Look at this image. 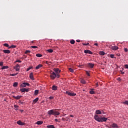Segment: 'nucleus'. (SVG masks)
<instances>
[{
    "label": "nucleus",
    "mask_w": 128,
    "mask_h": 128,
    "mask_svg": "<svg viewBox=\"0 0 128 128\" xmlns=\"http://www.w3.org/2000/svg\"><path fill=\"white\" fill-rule=\"evenodd\" d=\"M94 118L95 120L98 122H104L108 120V118L106 117H100L98 115H95L94 116Z\"/></svg>",
    "instance_id": "f257e3e1"
},
{
    "label": "nucleus",
    "mask_w": 128,
    "mask_h": 128,
    "mask_svg": "<svg viewBox=\"0 0 128 128\" xmlns=\"http://www.w3.org/2000/svg\"><path fill=\"white\" fill-rule=\"evenodd\" d=\"M60 113L56 110V109H52L48 112V114L49 116H60Z\"/></svg>",
    "instance_id": "f03ea898"
},
{
    "label": "nucleus",
    "mask_w": 128,
    "mask_h": 128,
    "mask_svg": "<svg viewBox=\"0 0 128 128\" xmlns=\"http://www.w3.org/2000/svg\"><path fill=\"white\" fill-rule=\"evenodd\" d=\"M50 78L52 80H54L56 78V74L54 72H52L50 74Z\"/></svg>",
    "instance_id": "7ed1b4c3"
},
{
    "label": "nucleus",
    "mask_w": 128,
    "mask_h": 128,
    "mask_svg": "<svg viewBox=\"0 0 128 128\" xmlns=\"http://www.w3.org/2000/svg\"><path fill=\"white\" fill-rule=\"evenodd\" d=\"M66 94H68V96H76V94L71 92L70 91H66Z\"/></svg>",
    "instance_id": "20e7f679"
},
{
    "label": "nucleus",
    "mask_w": 128,
    "mask_h": 128,
    "mask_svg": "<svg viewBox=\"0 0 128 128\" xmlns=\"http://www.w3.org/2000/svg\"><path fill=\"white\" fill-rule=\"evenodd\" d=\"M20 68V64H17L16 66L14 67V68L16 70V72H19Z\"/></svg>",
    "instance_id": "39448f33"
},
{
    "label": "nucleus",
    "mask_w": 128,
    "mask_h": 128,
    "mask_svg": "<svg viewBox=\"0 0 128 128\" xmlns=\"http://www.w3.org/2000/svg\"><path fill=\"white\" fill-rule=\"evenodd\" d=\"M26 86H30V84L28 83V82H24L22 84H20V88H26Z\"/></svg>",
    "instance_id": "423d86ee"
},
{
    "label": "nucleus",
    "mask_w": 128,
    "mask_h": 128,
    "mask_svg": "<svg viewBox=\"0 0 128 128\" xmlns=\"http://www.w3.org/2000/svg\"><path fill=\"white\" fill-rule=\"evenodd\" d=\"M94 66V64L92 63H88V67L90 68H93Z\"/></svg>",
    "instance_id": "0eeeda50"
},
{
    "label": "nucleus",
    "mask_w": 128,
    "mask_h": 128,
    "mask_svg": "<svg viewBox=\"0 0 128 128\" xmlns=\"http://www.w3.org/2000/svg\"><path fill=\"white\" fill-rule=\"evenodd\" d=\"M111 50H118V46H112L110 48Z\"/></svg>",
    "instance_id": "6e6552de"
},
{
    "label": "nucleus",
    "mask_w": 128,
    "mask_h": 128,
    "mask_svg": "<svg viewBox=\"0 0 128 128\" xmlns=\"http://www.w3.org/2000/svg\"><path fill=\"white\" fill-rule=\"evenodd\" d=\"M54 72H56V74H60L61 70L58 68H55L54 69Z\"/></svg>",
    "instance_id": "1a4fd4ad"
},
{
    "label": "nucleus",
    "mask_w": 128,
    "mask_h": 128,
    "mask_svg": "<svg viewBox=\"0 0 128 128\" xmlns=\"http://www.w3.org/2000/svg\"><path fill=\"white\" fill-rule=\"evenodd\" d=\"M16 123L18 124H19V126H24V124H26L22 122L20 120L18 121Z\"/></svg>",
    "instance_id": "9d476101"
},
{
    "label": "nucleus",
    "mask_w": 128,
    "mask_h": 128,
    "mask_svg": "<svg viewBox=\"0 0 128 128\" xmlns=\"http://www.w3.org/2000/svg\"><path fill=\"white\" fill-rule=\"evenodd\" d=\"M84 54H92V52L90 50H84Z\"/></svg>",
    "instance_id": "9b49d317"
},
{
    "label": "nucleus",
    "mask_w": 128,
    "mask_h": 128,
    "mask_svg": "<svg viewBox=\"0 0 128 128\" xmlns=\"http://www.w3.org/2000/svg\"><path fill=\"white\" fill-rule=\"evenodd\" d=\"M30 80H34V73L31 72L30 74Z\"/></svg>",
    "instance_id": "f8f14e48"
},
{
    "label": "nucleus",
    "mask_w": 128,
    "mask_h": 128,
    "mask_svg": "<svg viewBox=\"0 0 128 128\" xmlns=\"http://www.w3.org/2000/svg\"><path fill=\"white\" fill-rule=\"evenodd\" d=\"M3 52L4 54H10V50H3Z\"/></svg>",
    "instance_id": "ddd939ff"
},
{
    "label": "nucleus",
    "mask_w": 128,
    "mask_h": 128,
    "mask_svg": "<svg viewBox=\"0 0 128 128\" xmlns=\"http://www.w3.org/2000/svg\"><path fill=\"white\" fill-rule=\"evenodd\" d=\"M52 90H58V86H56L53 85L52 86Z\"/></svg>",
    "instance_id": "4468645a"
},
{
    "label": "nucleus",
    "mask_w": 128,
    "mask_h": 128,
    "mask_svg": "<svg viewBox=\"0 0 128 128\" xmlns=\"http://www.w3.org/2000/svg\"><path fill=\"white\" fill-rule=\"evenodd\" d=\"M22 96H13L14 98H15V100H20V98H22Z\"/></svg>",
    "instance_id": "2eb2a0df"
},
{
    "label": "nucleus",
    "mask_w": 128,
    "mask_h": 128,
    "mask_svg": "<svg viewBox=\"0 0 128 128\" xmlns=\"http://www.w3.org/2000/svg\"><path fill=\"white\" fill-rule=\"evenodd\" d=\"M40 68H42V64H40L36 67V70H40Z\"/></svg>",
    "instance_id": "dca6fc26"
},
{
    "label": "nucleus",
    "mask_w": 128,
    "mask_h": 128,
    "mask_svg": "<svg viewBox=\"0 0 128 128\" xmlns=\"http://www.w3.org/2000/svg\"><path fill=\"white\" fill-rule=\"evenodd\" d=\"M36 124H38V126H40V124H44V122L42 120L38 121Z\"/></svg>",
    "instance_id": "f3484780"
},
{
    "label": "nucleus",
    "mask_w": 128,
    "mask_h": 128,
    "mask_svg": "<svg viewBox=\"0 0 128 128\" xmlns=\"http://www.w3.org/2000/svg\"><path fill=\"white\" fill-rule=\"evenodd\" d=\"M112 128H120L118 124L114 123L112 124Z\"/></svg>",
    "instance_id": "a211bd4d"
},
{
    "label": "nucleus",
    "mask_w": 128,
    "mask_h": 128,
    "mask_svg": "<svg viewBox=\"0 0 128 128\" xmlns=\"http://www.w3.org/2000/svg\"><path fill=\"white\" fill-rule=\"evenodd\" d=\"M102 112L100 110H96V114H102Z\"/></svg>",
    "instance_id": "6ab92c4d"
},
{
    "label": "nucleus",
    "mask_w": 128,
    "mask_h": 128,
    "mask_svg": "<svg viewBox=\"0 0 128 128\" xmlns=\"http://www.w3.org/2000/svg\"><path fill=\"white\" fill-rule=\"evenodd\" d=\"M80 82H81V84H86V80H84V79H82L80 80Z\"/></svg>",
    "instance_id": "aec40b11"
},
{
    "label": "nucleus",
    "mask_w": 128,
    "mask_h": 128,
    "mask_svg": "<svg viewBox=\"0 0 128 128\" xmlns=\"http://www.w3.org/2000/svg\"><path fill=\"white\" fill-rule=\"evenodd\" d=\"M47 128H56L54 125H48L46 126Z\"/></svg>",
    "instance_id": "412c9836"
},
{
    "label": "nucleus",
    "mask_w": 128,
    "mask_h": 128,
    "mask_svg": "<svg viewBox=\"0 0 128 128\" xmlns=\"http://www.w3.org/2000/svg\"><path fill=\"white\" fill-rule=\"evenodd\" d=\"M38 92H39V90H35L34 93V96H38Z\"/></svg>",
    "instance_id": "4be33fe9"
},
{
    "label": "nucleus",
    "mask_w": 128,
    "mask_h": 128,
    "mask_svg": "<svg viewBox=\"0 0 128 128\" xmlns=\"http://www.w3.org/2000/svg\"><path fill=\"white\" fill-rule=\"evenodd\" d=\"M38 101V98H35L34 100H33V102L34 104H36V102H37Z\"/></svg>",
    "instance_id": "5701e85b"
},
{
    "label": "nucleus",
    "mask_w": 128,
    "mask_h": 128,
    "mask_svg": "<svg viewBox=\"0 0 128 128\" xmlns=\"http://www.w3.org/2000/svg\"><path fill=\"white\" fill-rule=\"evenodd\" d=\"M16 48V46L14 45H12L11 46H10V47L8 48Z\"/></svg>",
    "instance_id": "b1692460"
},
{
    "label": "nucleus",
    "mask_w": 128,
    "mask_h": 128,
    "mask_svg": "<svg viewBox=\"0 0 128 128\" xmlns=\"http://www.w3.org/2000/svg\"><path fill=\"white\" fill-rule=\"evenodd\" d=\"M46 50V52H50V53L54 52V50H52V49H48Z\"/></svg>",
    "instance_id": "393cba45"
},
{
    "label": "nucleus",
    "mask_w": 128,
    "mask_h": 128,
    "mask_svg": "<svg viewBox=\"0 0 128 128\" xmlns=\"http://www.w3.org/2000/svg\"><path fill=\"white\" fill-rule=\"evenodd\" d=\"M100 56H104V51H100L99 52Z\"/></svg>",
    "instance_id": "a878e982"
},
{
    "label": "nucleus",
    "mask_w": 128,
    "mask_h": 128,
    "mask_svg": "<svg viewBox=\"0 0 128 128\" xmlns=\"http://www.w3.org/2000/svg\"><path fill=\"white\" fill-rule=\"evenodd\" d=\"M36 56H37V58H42V55L40 54H36Z\"/></svg>",
    "instance_id": "bb28decb"
},
{
    "label": "nucleus",
    "mask_w": 128,
    "mask_h": 128,
    "mask_svg": "<svg viewBox=\"0 0 128 128\" xmlns=\"http://www.w3.org/2000/svg\"><path fill=\"white\" fill-rule=\"evenodd\" d=\"M7 68H8V66H3L2 70H7Z\"/></svg>",
    "instance_id": "cd10ccee"
},
{
    "label": "nucleus",
    "mask_w": 128,
    "mask_h": 128,
    "mask_svg": "<svg viewBox=\"0 0 128 128\" xmlns=\"http://www.w3.org/2000/svg\"><path fill=\"white\" fill-rule=\"evenodd\" d=\"M22 92H26V88H22L20 90Z\"/></svg>",
    "instance_id": "c85d7f7f"
},
{
    "label": "nucleus",
    "mask_w": 128,
    "mask_h": 128,
    "mask_svg": "<svg viewBox=\"0 0 128 128\" xmlns=\"http://www.w3.org/2000/svg\"><path fill=\"white\" fill-rule=\"evenodd\" d=\"M18 82H15L14 83V84H13V86H14V88H16V86H18Z\"/></svg>",
    "instance_id": "c756f323"
},
{
    "label": "nucleus",
    "mask_w": 128,
    "mask_h": 128,
    "mask_svg": "<svg viewBox=\"0 0 128 128\" xmlns=\"http://www.w3.org/2000/svg\"><path fill=\"white\" fill-rule=\"evenodd\" d=\"M70 42L72 44H74L76 41H74V40H72L70 41Z\"/></svg>",
    "instance_id": "7c9ffc66"
},
{
    "label": "nucleus",
    "mask_w": 128,
    "mask_h": 128,
    "mask_svg": "<svg viewBox=\"0 0 128 128\" xmlns=\"http://www.w3.org/2000/svg\"><path fill=\"white\" fill-rule=\"evenodd\" d=\"M18 73L10 74V76H18Z\"/></svg>",
    "instance_id": "2f4dec72"
},
{
    "label": "nucleus",
    "mask_w": 128,
    "mask_h": 128,
    "mask_svg": "<svg viewBox=\"0 0 128 128\" xmlns=\"http://www.w3.org/2000/svg\"><path fill=\"white\" fill-rule=\"evenodd\" d=\"M90 94H94V90H91L90 92Z\"/></svg>",
    "instance_id": "473e14b6"
},
{
    "label": "nucleus",
    "mask_w": 128,
    "mask_h": 128,
    "mask_svg": "<svg viewBox=\"0 0 128 128\" xmlns=\"http://www.w3.org/2000/svg\"><path fill=\"white\" fill-rule=\"evenodd\" d=\"M60 74H56V78H60Z\"/></svg>",
    "instance_id": "72a5a7b5"
},
{
    "label": "nucleus",
    "mask_w": 128,
    "mask_h": 128,
    "mask_svg": "<svg viewBox=\"0 0 128 128\" xmlns=\"http://www.w3.org/2000/svg\"><path fill=\"white\" fill-rule=\"evenodd\" d=\"M110 58H114V54H110Z\"/></svg>",
    "instance_id": "f704fd0d"
},
{
    "label": "nucleus",
    "mask_w": 128,
    "mask_h": 128,
    "mask_svg": "<svg viewBox=\"0 0 128 128\" xmlns=\"http://www.w3.org/2000/svg\"><path fill=\"white\" fill-rule=\"evenodd\" d=\"M70 72H74V69L72 68H68Z\"/></svg>",
    "instance_id": "c9c22d12"
},
{
    "label": "nucleus",
    "mask_w": 128,
    "mask_h": 128,
    "mask_svg": "<svg viewBox=\"0 0 128 128\" xmlns=\"http://www.w3.org/2000/svg\"><path fill=\"white\" fill-rule=\"evenodd\" d=\"M30 48H38V46H31L30 47Z\"/></svg>",
    "instance_id": "e433bc0d"
},
{
    "label": "nucleus",
    "mask_w": 128,
    "mask_h": 128,
    "mask_svg": "<svg viewBox=\"0 0 128 128\" xmlns=\"http://www.w3.org/2000/svg\"><path fill=\"white\" fill-rule=\"evenodd\" d=\"M83 46H90V43L88 42L87 44L82 43Z\"/></svg>",
    "instance_id": "4c0bfd02"
},
{
    "label": "nucleus",
    "mask_w": 128,
    "mask_h": 128,
    "mask_svg": "<svg viewBox=\"0 0 128 128\" xmlns=\"http://www.w3.org/2000/svg\"><path fill=\"white\" fill-rule=\"evenodd\" d=\"M123 104H127L128 106V101L126 100L125 102H123Z\"/></svg>",
    "instance_id": "58836bf2"
},
{
    "label": "nucleus",
    "mask_w": 128,
    "mask_h": 128,
    "mask_svg": "<svg viewBox=\"0 0 128 128\" xmlns=\"http://www.w3.org/2000/svg\"><path fill=\"white\" fill-rule=\"evenodd\" d=\"M4 46H6V48H8L9 46L8 44H4Z\"/></svg>",
    "instance_id": "ea45409f"
},
{
    "label": "nucleus",
    "mask_w": 128,
    "mask_h": 128,
    "mask_svg": "<svg viewBox=\"0 0 128 128\" xmlns=\"http://www.w3.org/2000/svg\"><path fill=\"white\" fill-rule=\"evenodd\" d=\"M30 50H26V52H25V54H30Z\"/></svg>",
    "instance_id": "a19ab883"
},
{
    "label": "nucleus",
    "mask_w": 128,
    "mask_h": 128,
    "mask_svg": "<svg viewBox=\"0 0 128 128\" xmlns=\"http://www.w3.org/2000/svg\"><path fill=\"white\" fill-rule=\"evenodd\" d=\"M14 108H16V110H18V106L16 105H14Z\"/></svg>",
    "instance_id": "79ce46f5"
},
{
    "label": "nucleus",
    "mask_w": 128,
    "mask_h": 128,
    "mask_svg": "<svg viewBox=\"0 0 128 128\" xmlns=\"http://www.w3.org/2000/svg\"><path fill=\"white\" fill-rule=\"evenodd\" d=\"M86 74L88 76H90V72H88L86 71Z\"/></svg>",
    "instance_id": "37998d69"
},
{
    "label": "nucleus",
    "mask_w": 128,
    "mask_h": 128,
    "mask_svg": "<svg viewBox=\"0 0 128 128\" xmlns=\"http://www.w3.org/2000/svg\"><path fill=\"white\" fill-rule=\"evenodd\" d=\"M124 52H128V48H124Z\"/></svg>",
    "instance_id": "c03bdc74"
},
{
    "label": "nucleus",
    "mask_w": 128,
    "mask_h": 128,
    "mask_svg": "<svg viewBox=\"0 0 128 128\" xmlns=\"http://www.w3.org/2000/svg\"><path fill=\"white\" fill-rule=\"evenodd\" d=\"M124 66L125 68L128 69V64H126L124 65Z\"/></svg>",
    "instance_id": "a18cd8bd"
},
{
    "label": "nucleus",
    "mask_w": 128,
    "mask_h": 128,
    "mask_svg": "<svg viewBox=\"0 0 128 128\" xmlns=\"http://www.w3.org/2000/svg\"><path fill=\"white\" fill-rule=\"evenodd\" d=\"M15 62H20H20H22V60H17L15 61Z\"/></svg>",
    "instance_id": "49530a36"
},
{
    "label": "nucleus",
    "mask_w": 128,
    "mask_h": 128,
    "mask_svg": "<svg viewBox=\"0 0 128 128\" xmlns=\"http://www.w3.org/2000/svg\"><path fill=\"white\" fill-rule=\"evenodd\" d=\"M32 68V67H29L27 68L26 70V72H28V70H30V69Z\"/></svg>",
    "instance_id": "de8ad7c7"
},
{
    "label": "nucleus",
    "mask_w": 128,
    "mask_h": 128,
    "mask_svg": "<svg viewBox=\"0 0 128 128\" xmlns=\"http://www.w3.org/2000/svg\"><path fill=\"white\" fill-rule=\"evenodd\" d=\"M0 66H4V62H0Z\"/></svg>",
    "instance_id": "09e8293b"
},
{
    "label": "nucleus",
    "mask_w": 128,
    "mask_h": 128,
    "mask_svg": "<svg viewBox=\"0 0 128 128\" xmlns=\"http://www.w3.org/2000/svg\"><path fill=\"white\" fill-rule=\"evenodd\" d=\"M117 80H119V82H120V80H122V79L120 78H117Z\"/></svg>",
    "instance_id": "8fccbe9b"
},
{
    "label": "nucleus",
    "mask_w": 128,
    "mask_h": 128,
    "mask_svg": "<svg viewBox=\"0 0 128 128\" xmlns=\"http://www.w3.org/2000/svg\"><path fill=\"white\" fill-rule=\"evenodd\" d=\"M29 90H28V89L26 88L25 92H28Z\"/></svg>",
    "instance_id": "3c124183"
},
{
    "label": "nucleus",
    "mask_w": 128,
    "mask_h": 128,
    "mask_svg": "<svg viewBox=\"0 0 128 128\" xmlns=\"http://www.w3.org/2000/svg\"><path fill=\"white\" fill-rule=\"evenodd\" d=\"M19 104H24V102H22V100L19 101Z\"/></svg>",
    "instance_id": "603ef678"
},
{
    "label": "nucleus",
    "mask_w": 128,
    "mask_h": 128,
    "mask_svg": "<svg viewBox=\"0 0 128 128\" xmlns=\"http://www.w3.org/2000/svg\"><path fill=\"white\" fill-rule=\"evenodd\" d=\"M49 98H50V100H54V97H52V96H50V97Z\"/></svg>",
    "instance_id": "864d4df0"
},
{
    "label": "nucleus",
    "mask_w": 128,
    "mask_h": 128,
    "mask_svg": "<svg viewBox=\"0 0 128 128\" xmlns=\"http://www.w3.org/2000/svg\"><path fill=\"white\" fill-rule=\"evenodd\" d=\"M76 42H80V40H76Z\"/></svg>",
    "instance_id": "5fc2aeb1"
},
{
    "label": "nucleus",
    "mask_w": 128,
    "mask_h": 128,
    "mask_svg": "<svg viewBox=\"0 0 128 128\" xmlns=\"http://www.w3.org/2000/svg\"><path fill=\"white\" fill-rule=\"evenodd\" d=\"M120 72H121V74H124V72H122V70H120Z\"/></svg>",
    "instance_id": "6e6d98bb"
},
{
    "label": "nucleus",
    "mask_w": 128,
    "mask_h": 128,
    "mask_svg": "<svg viewBox=\"0 0 128 128\" xmlns=\"http://www.w3.org/2000/svg\"><path fill=\"white\" fill-rule=\"evenodd\" d=\"M54 122H58V118H56L54 119Z\"/></svg>",
    "instance_id": "4d7b16f0"
},
{
    "label": "nucleus",
    "mask_w": 128,
    "mask_h": 128,
    "mask_svg": "<svg viewBox=\"0 0 128 128\" xmlns=\"http://www.w3.org/2000/svg\"><path fill=\"white\" fill-rule=\"evenodd\" d=\"M94 46H98V43H95L94 44Z\"/></svg>",
    "instance_id": "13d9d810"
},
{
    "label": "nucleus",
    "mask_w": 128,
    "mask_h": 128,
    "mask_svg": "<svg viewBox=\"0 0 128 128\" xmlns=\"http://www.w3.org/2000/svg\"><path fill=\"white\" fill-rule=\"evenodd\" d=\"M116 55L118 56H120V54H116Z\"/></svg>",
    "instance_id": "bf43d9fd"
},
{
    "label": "nucleus",
    "mask_w": 128,
    "mask_h": 128,
    "mask_svg": "<svg viewBox=\"0 0 128 128\" xmlns=\"http://www.w3.org/2000/svg\"><path fill=\"white\" fill-rule=\"evenodd\" d=\"M70 118H74V116L72 114L70 115Z\"/></svg>",
    "instance_id": "052dcab7"
},
{
    "label": "nucleus",
    "mask_w": 128,
    "mask_h": 128,
    "mask_svg": "<svg viewBox=\"0 0 128 128\" xmlns=\"http://www.w3.org/2000/svg\"><path fill=\"white\" fill-rule=\"evenodd\" d=\"M96 86H97V87L98 86V83L96 84Z\"/></svg>",
    "instance_id": "680f3d73"
},
{
    "label": "nucleus",
    "mask_w": 128,
    "mask_h": 128,
    "mask_svg": "<svg viewBox=\"0 0 128 128\" xmlns=\"http://www.w3.org/2000/svg\"><path fill=\"white\" fill-rule=\"evenodd\" d=\"M31 42H32V44H34V42L32 41Z\"/></svg>",
    "instance_id": "e2e57ef3"
},
{
    "label": "nucleus",
    "mask_w": 128,
    "mask_h": 128,
    "mask_svg": "<svg viewBox=\"0 0 128 128\" xmlns=\"http://www.w3.org/2000/svg\"><path fill=\"white\" fill-rule=\"evenodd\" d=\"M102 113L104 114V111L102 110Z\"/></svg>",
    "instance_id": "0e129e2a"
},
{
    "label": "nucleus",
    "mask_w": 128,
    "mask_h": 128,
    "mask_svg": "<svg viewBox=\"0 0 128 128\" xmlns=\"http://www.w3.org/2000/svg\"><path fill=\"white\" fill-rule=\"evenodd\" d=\"M62 120H64V118H62Z\"/></svg>",
    "instance_id": "69168bd1"
},
{
    "label": "nucleus",
    "mask_w": 128,
    "mask_h": 128,
    "mask_svg": "<svg viewBox=\"0 0 128 128\" xmlns=\"http://www.w3.org/2000/svg\"><path fill=\"white\" fill-rule=\"evenodd\" d=\"M65 120H68L67 119Z\"/></svg>",
    "instance_id": "338daca9"
},
{
    "label": "nucleus",
    "mask_w": 128,
    "mask_h": 128,
    "mask_svg": "<svg viewBox=\"0 0 128 128\" xmlns=\"http://www.w3.org/2000/svg\"><path fill=\"white\" fill-rule=\"evenodd\" d=\"M122 70H124V68H122Z\"/></svg>",
    "instance_id": "774afa93"
}]
</instances>
